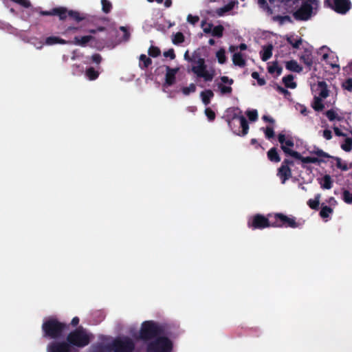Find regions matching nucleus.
Returning <instances> with one entry per match:
<instances>
[{
	"mask_svg": "<svg viewBox=\"0 0 352 352\" xmlns=\"http://www.w3.org/2000/svg\"><path fill=\"white\" fill-rule=\"evenodd\" d=\"M285 67L289 71L297 73H300L302 69V67L295 60H291L286 62Z\"/></svg>",
	"mask_w": 352,
	"mask_h": 352,
	"instance_id": "25",
	"label": "nucleus"
},
{
	"mask_svg": "<svg viewBox=\"0 0 352 352\" xmlns=\"http://www.w3.org/2000/svg\"><path fill=\"white\" fill-rule=\"evenodd\" d=\"M164 57H169L171 60H173L175 58V54L173 49H169L168 51H166L164 52Z\"/></svg>",
	"mask_w": 352,
	"mask_h": 352,
	"instance_id": "59",
	"label": "nucleus"
},
{
	"mask_svg": "<svg viewBox=\"0 0 352 352\" xmlns=\"http://www.w3.org/2000/svg\"><path fill=\"white\" fill-rule=\"evenodd\" d=\"M322 187L325 189H330V175H326L324 177V182Z\"/></svg>",
	"mask_w": 352,
	"mask_h": 352,
	"instance_id": "58",
	"label": "nucleus"
},
{
	"mask_svg": "<svg viewBox=\"0 0 352 352\" xmlns=\"http://www.w3.org/2000/svg\"><path fill=\"white\" fill-rule=\"evenodd\" d=\"M106 30V28L103 26H99L96 29H89L87 30L91 34H96L97 32H103Z\"/></svg>",
	"mask_w": 352,
	"mask_h": 352,
	"instance_id": "62",
	"label": "nucleus"
},
{
	"mask_svg": "<svg viewBox=\"0 0 352 352\" xmlns=\"http://www.w3.org/2000/svg\"><path fill=\"white\" fill-rule=\"evenodd\" d=\"M225 54H226L225 50L223 48H221L219 51H217V52L216 54V56L218 59V62L220 64H223L226 61V56Z\"/></svg>",
	"mask_w": 352,
	"mask_h": 352,
	"instance_id": "47",
	"label": "nucleus"
},
{
	"mask_svg": "<svg viewBox=\"0 0 352 352\" xmlns=\"http://www.w3.org/2000/svg\"><path fill=\"white\" fill-rule=\"evenodd\" d=\"M91 59L93 63H95L97 65H99L101 63L102 58V56H101L100 54H94L91 56Z\"/></svg>",
	"mask_w": 352,
	"mask_h": 352,
	"instance_id": "60",
	"label": "nucleus"
},
{
	"mask_svg": "<svg viewBox=\"0 0 352 352\" xmlns=\"http://www.w3.org/2000/svg\"><path fill=\"white\" fill-rule=\"evenodd\" d=\"M340 146L342 149L346 152H350L352 150V138L344 137V141L341 143Z\"/></svg>",
	"mask_w": 352,
	"mask_h": 352,
	"instance_id": "35",
	"label": "nucleus"
},
{
	"mask_svg": "<svg viewBox=\"0 0 352 352\" xmlns=\"http://www.w3.org/2000/svg\"><path fill=\"white\" fill-rule=\"evenodd\" d=\"M333 131H334V133L336 134V135L337 136H339V137H345L346 135V133H344L342 129H339L338 127L337 126H334L333 128Z\"/></svg>",
	"mask_w": 352,
	"mask_h": 352,
	"instance_id": "61",
	"label": "nucleus"
},
{
	"mask_svg": "<svg viewBox=\"0 0 352 352\" xmlns=\"http://www.w3.org/2000/svg\"><path fill=\"white\" fill-rule=\"evenodd\" d=\"M246 114L248 119L252 122H254L258 119V112L256 109L248 111Z\"/></svg>",
	"mask_w": 352,
	"mask_h": 352,
	"instance_id": "51",
	"label": "nucleus"
},
{
	"mask_svg": "<svg viewBox=\"0 0 352 352\" xmlns=\"http://www.w3.org/2000/svg\"><path fill=\"white\" fill-rule=\"evenodd\" d=\"M190 62L196 64L197 65L205 62V59L201 57V53L199 50H195L191 56Z\"/></svg>",
	"mask_w": 352,
	"mask_h": 352,
	"instance_id": "34",
	"label": "nucleus"
},
{
	"mask_svg": "<svg viewBox=\"0 0 352 352\" xmlns=\"http://www.w3.org/2000/svg\"><path fill=\"white\" fill-rule=\"evenodd\" d=\"M266 138L271 139L274 136V131L272 127L267 126L264 131Z\"/></svg>",
	"mask_w": 352,
	"mask_h": 352,
	"instance_id": "56",
	"label": "nucleus"
},
{
	"mask_svg": "<svg viewBox=\"0 0 352 352\" xmlns=\"http://www.w3.org/2000/svg\"><path fill=\"white\" fill-rule=\"evenodd\" d=\"M268 160L274 163H278L280 161V157L278 153L276 147L271 148L267 153Z\"/></svg>",
	"mask_w": 352,
	"mask_h": 352,
	"instance_id": "24",
	"label": "nucleus"
},
{
	"mask_svg": "<svg viewBox=\"0 0 352 352\" xmlns=\"http://www.w3.org/2000/svg\"><path fill=\"white\" fill-rule=\"evenodd\" d=\"M277 175L281 179V183L285 184L292 177V170L290 167L281 164L278 168Z\"/></svg>",
	"mask_w": 352,
	"mask_h": 352,
	"instance_id": "18",
	"label": "nucleus"
},
{
	"mask_svg": "<svg viewBox=\"0 0 352 352\" xmlns=\"http://www.w3.org/2000/svg\"><path fill=\"white\" fill-rule=\"evenodd\" d=\"M69 41H67L66 40H64V39L58 37V36H48L45 39V44L47 45H55V44L65 45V44H69Z\"/></svg>",
	"mask_w": 352,
	"mask_h": 352,
	"instance_id": "21",
	"label": "nucleus"
},
{
	"mask_svg": "<svg viewBox=\"0 0 352 352\" xmlns=\"http://www.w3.org/2000/svg\"><path fill=\"white\" fill-rule=\"evenodd\" d=\"M236 4H238V1L236 0L230 1L223 7L217 8L216 10V14L218 16H221L224 15L225 13L231 11Z\"/></svg>",
	"mask_w": 352,
	"mask_h": 352,
	"instance_id": "20",
	"label": "nucleus"
},
{
	"mask_svg": "<svg viewBox=\"0 0 352 352\" xmlns=\"http://www.w3.org/2000/svg\"><path fill=\"white\" fill-rule=\"evenodd\" d=\"M173 342L165 336H158L147 345V352H171Z\"/></svg>",
	"mask_w": 352,
	"mask_h": 352,
	"instance_id": "5",
	"label": "nucleus"
},
{
	"mask_svg": "<svg viewBox=\"0 0 352 352\" xmlns=\"http://www.w3.org/2000/svg\"><path fill=\"white\" fill-rule=\"evenodd\" d=\"M273 46L270 44L263 47V50L261 52V58L263 61H267L272 56Z\"/></svg>",
	"mask_w": 352,
	"mask_h": 352,
	"instance_id": "26",
	"label": "nucleus"
},
{
	"mask_svg": "<svg viewBox=\"0 0 352 352\" xmlns=\"http://www.w3.org/2000/svg\"><path fill=\"white\" fill-rule=\"evenodd\" d=\"M320 216L322 219H326L330 215V206H323L322 204L321 210L319 213Z\"/></svg>",
	"mask_w": 352,
	"mask_h": 352,
	"instance_id": "48",
	"label": "nucleus"
},
{
	"mask_svg": "<svg viewBox=\"0 0 352 352\" xmlns=\"http://www.w3.org/2000/svg\"><path fill=\"white\" fill-rule=\"evenodd\" d=\"M232 61L235 65L241 67H243L246 64V61L241 52L234 53L233 54Z\"/></svg>",
	"mask_w": 352,
	"mask_h": 352,
	"instance_id": "30",
	"label": "nucleus"
},
{
	"mask_svg": "<svg viewBox=\"0 0 352 352\" xmlns=\"http://www.w3.org/2000/svg\"><path fill=\"white\" fill-rule=\"evenodd\" d=\"M321 196L320 194H317L315 195L314 199H310L307 201V204L308 206L315 210H318L320 208V201Z\"/></svg>",
	"mask_w": 352,
	"mask_h": 352,
	"instance_id": "28",
	"label": "nucleus"
},
{
	"mask_svg": "<svg viewBox=\"0 0 352 352\" xmlns=\"http://www.w3.org/2000/svg\"><path fill=\"white\" fill-rule=\"evenodd\" d=\"M329 49L327 46L321 47L317 52L318 56H320V60H326L329 57Z\"/></svg>",
	"mask_w": 352,
	"mask_h": 352,
	"instance_id": "39",
	"label": "nucleus"
},
{
	"mask_svg": "<svg viewBox=\"0 0 352 352\" xmlns=\"http://www.w3.org/2000/svg\"><path fill=\"white\" fill-rule=\"evenodd\" d=\"M274 87L278 93L283 94L285 97H287V96H290L291 94L290 92L287 89L281 87L278 84H276Z\"/></svg>",
	"mask_w": 352,
	"mask_h": 352,
	"instance_id": "54",
	"label": "nucleus"
},
{
	"mask_svg": "<svg viewBox=\"0 0 352 352\" xmlns=\"http://www.w3.org/2000/svg\"><path fill=\"white\" fill-rule=\"evenodd\" d=\"M191 70L197 77L203 78L206 82L212 81L215 74L214 69H207L206 61L198 65H193Z\"/></svg>",
	"mask_w": 352,
	"mask_h": 352,
	"instance_id": "11",
	"label": "nucleus"
},
{
	"mask_svg": "<svg viewBox=\"0 0 352 352\" xmlns=\"http://www.w3.org/2000/svg\"><path fill=\"white\" fill-rule=\"evenodd\" d=\"M70 348L67 340L65 341H52L47 346V352H71Z\"/></svg>",
	"mask_w": 352,
	"mask_h": 352,
	"instance_id": "14",
	"label": "nucleus"
},
{
	"mask_svg": "<svg viewBox=\"0 0 352 352\" xmlns=\"http://www.w3.org/2000/svg\"><path fill=\"white\" fill-rule=\"evenodd\" d=\"M318 88L319 89L318 95L314 96L311 106L314 111L320 112L322 111L324 109L323 99L326 98L329 96V90L327 89L326 82L324 81L318 82Z\"/></svg>",
	"mask_w": 352,
	"mask_h": 352,
	"instance_id": "7",
	"label": "nucleus"
},
{
	"mask_svg": "<svg viewBox=\"0 0 352 352\" xmlns=\"http://www.w3.org/2000/svg\"><path fill=\"white\" fill-rule=\"evenodd\" d=\"M205 114L210 121H213L215 119L216 115L214 111L209 107L205 109Z\"/></svg>",
	"mask_w": 352,
	"mask_h": 352,
	"instance_id": "53",
	"label": "nucleus"
},
{
	"mask_svg": "<svg viewBox=\"0 0 352 352\" xmlns=\"http://www.w3.org/2000/svg\"><path fill=\"white\" fill-rule=\"evenodd\" d=\"M342 199L345 203L352 204V192L344 190L342 192Z\"/></svg>",
	"mask_w": 352,
	"mask_h": 352,
	"instance_id": "50",
	"label": "nucleus"
},
{
	"mask_svg": "<svg viewBox=\"0 0 352 352\" xmlns=\"http://www.w3.org/2000/svg\"><path fill=\"white\" fill-rule=\"evenodd\" d=\"M212 23H208L206 27L204 28V32L206 34H212Z\"/></svg>",
	"mask_w": 352,
	"mask_h": 352,
	"instance_id": "63",
	"label": "nucleus"
},
{
	"mask_svg": "<svg viewBox=\"0 0 352 352\" xmlns=\"http://www.w3.org/2000/svg\"><path fill=\"white\" fill-rule=\"evenodd\" d=\"M152 64V60L145 54H141L140 56V66L141 68H148Z\"/></svg>",
	"mask_w": 352,
	"mask_h": 352,
	"instance_id": "37",
	"label": "nucleus"
},
{
	"mask_svg": "<svg viewBox=\"0 0 352 352\" xmlns=\"http://www.w3.org/2000/svg\"><path fill=\"white\" fill-rule=\"evenodd\" d=\"M184 39H185V38H184L183 33L179 32L173 35L172 41H173V44H175V45H179V44L182 43L183 42H184Z\"/></svg>",
	"mask_w": 352,
	"mask_h": 352,
	"instance_id": "41",
	"label": "nucleus"
},
{
	"mask_svg": "<svg viewBox=\"0 0 352 352\" xmlns=\"http://www.w3.org/2000/svg\"><path fill=\"white\" fill-rule=\"evenodd\" d=\"M199 21V17L198 16H192V14H188L187 16V21L192 25H195Z\"/></svg>",
	"mask_w": 352,
	"mask_h": 352,
	"instance_id": "57",
	"label": "nucleus"
},
{
	"mask_svg": "<svg viewBox=\"0 0 352 352\" xmlns=\"http://www.w3.org/2000/svg\"><path fill=\"white\" fill-rule=\"evenodd\" d=\"M221 82L218 83L217 87L221 94H230L232 92V88L230 85L234 83V80L229 77L223 76L220 78Z\"/></svg>",
	"mask_w": 352,
	"mask_h": 352,
	"instance_id": "15",
	"label": "nucleus"
},
{
	"mask_svg": "<svg viewBox=\"0 0 352 352\" xmlns=\"http://www.w3.org/2000/svg\"><path fill=\"white\" fill-rule=\"evenodd\" d=\"M267 70L270 74H274V72H276V76H278L281 74V73L283 72V68L278 65L277 62H274L272 64V65L269 66L267 67Z\"/></svg>",
	"mask_w": 352,
	"mask_h": 352,
	"instance_id": "38",
	"label": "nucleus"
},
{
	"mask_svg": "<svg viewBox=\"0 0 352 352\" xmlns=\"http://www.w3.org/2000/svg\"><path fill=\"white\" fill-rule=\"evenodd\" d=\"M101 4H102V10L104 13L108 14L111 12V8H112V5L109 1L102 0Z\"/></svg>",
	"mask_w": 352,
	"mask_h": 352,
	"instance_id": "46",
	"label": "nucleus"
},
{
	"mask_svg": "<svg viewBox=\"0 0 352 352\" xmlns=\"http://www.w3.org/2000/svg\"><path fill=\"white\" fill-rule=\"evenodd\" d=\"M112 352H133L135 349L133 341L129 337L116 338L111 343Z\"/></svg>",
	"mask_w": 352,
	"mask_h": 352,
	"instance_id": "8",
	"label": "nucleus"
},
{
	"mask_svg": "<svg viewBox=\"0 0 352 352\" xmlns=\"http://www.w3.org/2000/svg\"><path fill=\"white\" fill-rule=\"evenodd\" d=\"M148 53L150 56L155 58L160 55L161 51L159 47L151 45L148 49Z\"/></svg>",
	"mask_w": 352,
	"mask_h": 352,
	"instance_id": "49",
	"label": "nucleus"
},
{
	"mask_svg": "<svg viewBox=\"0 0 352 352\" xmlns=\"http://www.w3.org/2000/svg\"><path fill=\"white\" fill-rule=\"evenodd\" d=\"M39 13L41 16H58L60 20L66 19V8L65 7L54 8L50 11H41Z\"/></svg>",
	"mask_w": 352,
	"mask_h": 352,
	"instance_id": "17",
	"label": "nucleus"
},
{
	"mask_svg": "<svg viewBox=\"0 0 352 352\" xmlns=\"http://www.w3.org/2000/svg\"><path fill=\"white\" fill-rule=\"evenodd\" d=\"M11 1L20 5L21 6L28 8L31 7V3L29 0H10Z\"/></svg>",
	"mask_w": 352,
	"mask_h": 352,
	"instance_id": "52",
	"label": "nucleus"
},
{
	"mask_svg": "<svg viewBox=\"0 0 352 352\" xmlns=\"http://www.w3.org/2000/svg\"><path fill=\"white\" fill-rule=\"evenodd\" d=\"M203 103L208 105L210 102L211 98L214 96V93L210 89L203 91L200 94Z\"/></svg>",
	"mask_w": 352,
	"mask_h": 352,
	"instance_id": "31",
	"label": "nucleus"
},
{
	"mask_svg": "<svg viewBox=\"0 0 352 352\" xmlns=\"http://www.w3.org/2000/svg\"><path fill=\"white\" fill-rule=\"evenodd\" d=\"M294 78L292 74H288L283 78L282 81L286 88L295 89L297 87V83L294 81Z\"/></svg>",
	"mask_w": 352,
	"mask_h": 352,
	"instance_id": "27",
	"label": "nucleus"
},
{
	"mask_svg": "<svg viewBox=\"0 0 352 352\" xmlns=\"http://www.w3.org/2000/svg\"><path fill=\"white\" fill-rule=\"evenodd\" d=\"M268 217L273 218V228H296L300 223L296 222L295 217H288L283 213H276L274 215L269 214Z\"/></svg>",
	"mask_w": 352,
	"mask_h": 352,
	"instance_id": "6",
	"label": "nucleus"
},
{
	"mask_svg": "<svg viewBox=\"0 0 352 352\" xmlns=\"http://www.w3.org/2000/svg\"><path fill=\"white\" fill-rule=\"evenodd\" d=\"M258 4L261 8H262L263 10L267 11V12L269 14H272V10L269 6L266 0H258Z\"/></svg>",
	"mask_w": 352,
	"mask_h": 352,
	"instance_id": "45",
	"label": "nucleus"
},
{
	"mask_svg": "<svg viewBox=\"0 0 352 352\" xmlns=\"http://www.w3.org/2000/svg\"><path fill=\"white\" fill-rule=\"evenodd\" d=\"M65 16L66 18L69 16L76 22H80L85 19V17L82 16L79 12L76 10H68L67 8Z\"/></svg>",
	"mask_w": 352,
	"mask_h": 352,
	"instance_id": "29",
	"label": "nucleus"
},
{
	"mask_svg": "<svg viewBox=\"0 0 352 352\" xmlns=\"http://www.w3.org/2000/svg\"><path fill=\"white\" fill-rule=\"evenodd\" d=\"M223 31H224L223 26L221 25H217L215 27H213L212 32L211 34L213 36H215V37H217V38H221V37L223 36Z\"/></svg>",
	"mask_w": 352,
	"mask_h": 352,
	"instance_id": "40",
	"label": "nucleus"
},
{
	"mask_svg": "<svg viewBox=\"0 0 352 352\" xmlns=\"http://www.w3.org/2000/svg\"><path fill=\"white\" fill-rule=\"evenodd\" d=\"M68 327L66 323L60 322L56 318H49L43 322L42 331L43 336L52 339H57L63 336L65 329Z\"/></svg>",
	"mask_w": 352,
	"mask_h": 352,
	"instance_id": "1",
	"label": "nucleus"
},
{
	"mask_svg": "<svg viewBox=\"0 0 352 352\" xmlns=\"http://www.w3.org/2000/svg\"><path fill=\"white\" fill-rule=\"evenodd\" d=\"M179 71L178 67L171 68L169 66H166V75L165 82L164 86H172L175 84L176 80V74Z\"/></svg>",
	"mask_w": 352,
	"mask_h": 352,
	"instance_id": "16",
	"label": "nucleus"
},
{
	"mask_svg": "<svg viewBox=\"0 0 352 352\" xmlns=\"http://www.w3.org/2000/svg\"><path fill=\"white\" fill-rule=\"evenodd\" d=\"M163 333V329L153 320L142 322L140 330L139 338L143 341L155 339Z\"/></svg>",
	"mask_w": 352,
	"mask_h": 352,
	"instance_id": "3",
	"label": "nucleus"
},
{
	"mask_svg": "<svg viewBox=\"0 0 352 352\" xmlns=\"http://www.w3.org/2000/svg\"><path fill=\"white\" fill-rule=\"evenodd\" d=\"M312 11V6L310 3L305 2L294 12L293 16L296 20L307 21L311 17Z\"/></svg>",
	"mask_w": 352,
	"mask_h": 352,
	"instance_id": "12",
	"label": "nucleus"
},
{
	"mask_svg": "<svg viewBox=\"0 0 352 352\" xmlns=\"http://www.w3.org/2000/svg\"><path fill=\"white\" fill-rule=\"evenodd\" d=\"M95 40V37L91 35L83 36H75L73 41H69V44H73L80 47H86L89 42Z\"/></svg>",
	"mask_w": 352,
	"mask_h": 352,
	"instance_id": "19",
	"label": "nucleus"
},
{
	"mask_svg": "<svg viewBox=\"0 0 352 352\" xmlns=\"http://www.w3.org/2000/svg\"><path fill=\"white\" fill-rule=\"evenodd\" d=\"M228 124L233 133L237 135L245 136L249 131V124L243 116L234 114L231 120H228Z\"/></svg>",
	"mask_w": 352,
	"mask_h": 352,
	"instance_id": "4",
	"label": "nucleus"
},
{
	"mask_svg": "<svg viewBox=\"0 0 352 352\" xmlns=\"http://www.w3.org/2000/svg\"><path fill=\"white\" fill-rule=\"evenodd\" d=\"M286 40L289 44H290L294 49H299L300 45L302 43V39L300 37H294V35H287Z\"/></svg>",
	"mask_w": 352,
	"mask_h": 352,
	"instance_id": "22",
	"label": "nucleus"
},
{
	"mask_svg": "<svg viewBox=\"0 0 352 352\" xmlns=\"http://www.w3.org/2000/svg\"><path fill=\"white\" fill-rule=\"evenodd\" d=\"M301 0H280V2L287 8H291V11L297 8Z\"/></svg>",
	"mask_w": 352,
	"mask_h": 352,
	"instance_id": "36",
	"label": "nucleus"
},
{
	"mask_svg": "<svg viewBox=\"0 0 352 352\" xmlns=\"http://www.w3.org/2000/svg\"><path fill=\"white\" fill-rule=\"evenodd\" d=\"M331 10L340 14H346L352 8L350 0H331Z\"/></svg>",
	"mask_w": 352,
	"mask_h": 352,
	"instance_id": "13",
	"label": "nucleus"
},
{
	"mask_svg": "<svg viewBox=\"0 0 352 352\" xmlns=\"http://www.w3.org/2000/svg\"><path fill=\"white\" fill-rule=\"evenodd\" d=\"M94 352H112L111 344H103L99 343L94 346Z\"/></svg>",
	"mask_w": 352,
	"mask_h": 352,
	"instance_id": "33",
	"label": "nucleus"
},
{
	"mask_svg": "<svg viewBox=\"0 0 352 352\" xmlns=\"http://www.w3.org/2000/svg\"><path fill=\"white\" fill-rule=\"evenodd\" d=\"M296 159L300 160L303 163H316L320 161L317 157H302L300 153V157Z\"/></svg>",
	"mask_w": 352,
	"mask_h": 352,
	"instance_id": "43",
	"label": "nucleus"
},
{
	"mask_svg": "<svg viewBox=\"0 0 352 352\" xmlns=\"http://www.w3.org/2000/svg\"><path fill=\"white\" fill-rule=\"evenodd\" d=\"M274 21H278L280 24H283L285 21H291V18L289 16H280L277 15L274 17Z\"/></svg>",
	"mask_w": 352,
	"mask_h": 352,
	"instance_id": "55",
	"label": "nucleus"
},
{
	"mask_svg": "<svg viewBox=\"0 0 352 352\" xmlns=\"http://www.w3.org/2000/svg\"><path fill=\"white\" fill-rule=\"evenodd\" d=\"M278 140L280 144L281 149L285 155H289L294 158L300 157V153L291 149V148L294 146V140L291 137L286 139L285 134L279 133Z\"/></svg>",
	"mask_w": 352,
	"mask_h": 352,
	"instance_id": "10",
	"label": "nucleus"
},
{
	"mask_svg": "<svg viewBox=\"0 0 352 352\" xmlns=\"http://www.w3.org/2000/svg\"><path fill=\"white\" fill-rule=\"evenodd\" d=\"M282 164L289 167L290 166H294V162L290 159H285Z\"/></svg>",
	"mask_w": 352,
	"mask_h": 352,
	"instance_id": "64",
	"label": "nucleus"
},
{
	"mask_svg": "<svg viewBox=\"0 0 352 352\" xmlns=\"http://www.w3.org/2000/svg\"><path fill=\"white\" fill-rule=\"evenodd\" d=\"M341 87L344 90L352 92V78H348L341 84Z\"/></svg>",
	"mask_w": 352,
	"mask_h": 352,
	"instance_id": "44",
	"label": "nucleus"
},
{
	"mask_svg": "<svg viewBox=\"0 0 352 352\" xmlns=\"http://www.w3.org/2000/svg\"><path fill=\"white\" fill-rule=\"evenodd\" d=\"M66 340L71 349L73 346L83 348L89 344L91 338L86 330L82 327H80L69 333Z\"/></svg>",
	"mask_w": 352,
	"mask_h": 352,
	"instance_id": "2",
	"label": "nucleus"
},
{
	"mask_svg": "<svg viewBox=\"0 0 352 352\" xmlns=\"http://www.w3.org/2000/svg\"><path fill=\"white\" fill-rule=\"evenodd\" d=\"M196 86L194 83H190L188 87H184L182 88V92L185 96H188L191 93L196 91Z\"/></svg>",
	"mask_w": 352,
	"mask_h": 352,
	"instance_id": "42",
	"label": "nucleus"
},
{
	"mask_svg": "<svg viewBox=\"0 0 352 352\" xmlns=\"http://www.w3.org/2000/svg\"><path fill=\"white\" fill-rule=\"evenodd\" d=\"M331 159L336 161V167L342 171H346L352 167V164L349 165L345 161H343L338 157L331 156Z\"/></svg>",
	"mask_w": 352,
	"mask_h": 352,
	"instance_id": "23",
	"label": "nucleus"
},
{
	"mask_svg": "<svg viewBox=\"0 0 352 352\" xmlns=\"http://www.w3.org/2000/svg\"><path fill=\"white\" fill-rule=\"evenodd\" d=\"M99 72L96 70L93 67H88L85 71V76L89 80H95L99 76Z\"/></svg>",
	"mask_w": 352,
	"mask_h": 352,
	"instance_id": "32",
	"label": "nucleus"
},
{
	"mask_svg": "<svg viewBox=\"0 0 352 352\" xmlns=\"http://www.w3.org/2000/svg\"><path fill=\"white\" fill-rule=\"evenodd\" d=\"M248 226L253 230H263L272 227V220L270 221L269 218L263 214H256L248 220Z\"/></svg>",
	"mask_w": 352,
	"mask_h": 352,
	"instance_id": "9",
	"label": "nucleus"
}]
</instances>
